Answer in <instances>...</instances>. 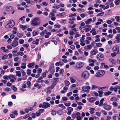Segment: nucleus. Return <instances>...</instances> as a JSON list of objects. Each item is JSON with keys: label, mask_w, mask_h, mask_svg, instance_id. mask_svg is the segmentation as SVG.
Wrapping results in <instances>:
<instances>
[{"label": "nucleus", "mask_w": 120, "mask_h": 120, "mask_svg": "<svg viewBox=\"0 0 120 120\" xmlns=\"http://www.w3.org/2000/svg\"><path fill=\"white\" fill-rule=\"evenodd\" d=\"M39 20V18H35L31 21V24L33 26H38L40 24V23Z\"/></svg>", "instance_id": "1"}, {"label": "nucleus", "mask_w": 120, "mask_h": 120, "mask_svg": "<svg viewBox=\"0 0 120 120\" xmlns=\"http://www.w3.org/2000/svg\"><path fill=\"white\" fill-rule=\"evenodd\" d=\"M14 21L11 20L9 21V22L5 26V27L7 28H9L12 27L15 25Z\"/></svg>", "instance_id": "2"}, {"label": "nucleus", "mask_w": 120, "mask_h": 120, "mask_svg": "<svg viewBox=\"0 0 120 120\" xmlns=\"http://www.w3.org/2000/svg\"><path fill=\"white\" fill-rule=\"evenodd\" d=\"M90 76V74L88 72L86 71H83L81 74V76L86 79H88Z\"/></svg>", "instance_id": "3"}, {"label": "nucleus", "mask_w": 120, "mask_h": 120, "mask_svg": "<svg viewBox=\"0 0 120 120\" xmlns=\"http://www.w3.org/2000/svg\"><path fill=\"white\" fill-rule=\"evenodd\" d=\"M112 50L113 52L119 54L120 53L119 47L117 45L114 46L112 48Z\"/></svg>", "instance_id": "4"}, {"label": "nucleus", "mask_w": 120, "mask_h": 120, "mask_svg": "<svg viewBox=\"0 0 120 120\" xmlns=\"http://www.w3.org/2000/svg\"><path fill=\"white\" fill-rule=\"evenodd\" d=\"M96 57L97 59L100 61L103 60L104 59L103 55L101 53H100L98 54Z\"/></svg>", "instance_id": "5"}, {"label": "nucleus", "mask_w": 120, "mask_h": 120, "mask_svg": "<svg viewBox=\"0 0 120 120\" xmlns=\"http://www.w3.org/2000/svg\"><path fill=\"white\" fill-rule=\"evenodd\" d=\"M84 65L83 63L80 62H79L76 63V67L77 68L80 69L83 67Z\"/></svg>", "instance_id": "6"}, {"label": "nucleus", "mask_w": 120, "mask_h": 120, "mask_svg": "<svg viewBox=\"0 0 120 120\" xmlns=\"http://www.w3.org/2000/svg\"><path fill=\"white\" fill-rule=\"evenodd\" d=\"M90 87L89 86H87L86 87L83 86L82 87V90H81V92L82 93H84L86 92V89L90 90Z\"/></svg>", "instance_id": "7"}, {"label": "nucleus", "mask_w": 120, "mask_h": 120, "mask_svg": "<svg viewBox=\"0 0 120 120\" xmlns=\"http://www.w3.org/2000/svg\"><path fill=\"white\" fill-rule=\"evenodd\" d=\"M43 103V108L45 109L47 108L50 106V105L49 103L46 102H44Z\"/></svg>", "instance_id": "8"}, {"label": "nucleus", "mask_w": 120, "mask_h": 120, "mask_svg": "<svg viewBox=\"0 0 120 120\" xmlns=\"http://www.w3.org/2000/svg\"><path fill=\"white\" fill-rule=\"evenodd\" d=\"M18 42L17 41L14 40L11 45L13 47H15L18 45Z\"/></svg>", "instance_id": "9"}, {"label": "nucleus", "mask_w": 120, "mask_h": 120, "mask_svg": "<svg viewBox=\"0 0 120 120\" xmlns=\"http://www.w3.org/2000/svg\"><path fill=\"white\" fill-rule=\"evenodd\" d=\"M52 89L49 87L44 90V91L46 92L47 94H49L51 92V90Z\"/></svg>", "instance_id": "10"}, {"label": "nucleus", "mask_w": 120, "mask_h": 120, "mask_svg": "<svg viewBox=\"0 0 120 120\" xmlns=\"http://www.w3.org/2000/svg\"><path fill=\"white\" fill-rule=\"evenodd\" d=\"M98 51L97 49H94L91 51L90 53L91 54L95 55L98 53Z\"/></svg>", "instance_id": "11"}, {"label": "nucleus", "mask_w": 120, "mask_h": 120, "mask_svg": "<svg viewBox=\"0 0 120 120\" xmlns=\"http://www.w3.org/2000/svg\"><path fill=\"white\" fill-rule=\"evenodd\" d=\"M103 108L104 109L107 110H109L111 109V106L108 105L104 106Z\"/></svg>", "instance_id": "12"}, {"label": "nucleus", "mask_w": 120, "mask_h": 120, "mask_svg": "<svg viewBox=\"0 0 120 120\" xmlns=\"http://www.w3.org/2000/svg\"><path fill=\"white\" fill-rule=\"evenodd\" d=\"M13 9V8L11 6L8 7L7 6L6 8V9L7 11H10L12 10Z\"/></svg>", "instance_id": "13"}, {"label": "nucleus", "mask_w": 120, "mask_h": 120, "mask_svg": "<svg viewBox=\"0 0 120 120\" xmlns=\"http://www.w3.org/2000/svg\"><path fill=\"white\" fill-rule=\"evenodd\" d=\"M92 46L91 45H89L86 46L84 47V48L85 50H87L88 49H90L92 48Z\"/></svg>", "instance_id": "14"}, {"label": "nucleus", "mask_w": 120, "mask_h": 120, "mask_svg": "<svg viewBox=\"0 0 120 120\" xmlns=\"http://www.w3.org/2000/svg\"><path fill=\"white\" fill-rule=\"evenodd\" d=\"M95 75L96 77H101L103 76L101 73L100 72V71H98L97 72L96 74Z\"/></svg>", "instance_id": "15"}, {"label": "nucleus", "mask_w": 120, "mask_h": 120, "mask_svg": "<svg viewBox=\"0 0 120 120\" xmlns=\"http://www.w3.org/2000/svg\"><path fill=\"white\" fill-rule=\"evenodd\" d=\"M47 31L46 30H45L41 32L40 34V35L42 37L44 36L45 34H47Z\"/></svg>", "instance_id": "16"}, {"label": "nucleus", "mask_w": 120, "mask_h": 120, "mask_svg": "<svg viewBox=\"0 0 120 120\" xmlns=\"http://www.w3.org/2000/svg\"><path fill=\"white\" fill-rule=\"evenodd\" d=\"M104 100V99L103 98H102L100 100V103L98 105V106L99 107L103 105V101Z\"/></svg>", "instance_id": "17"}, {"label": "nucleus", "mask_w": 120, "mask_h": 120, "mask_svg": "<svg viewBox=\"0 0 120 120\" xmlns=\"http://www.w3.org/2000/svg\"><path fill=\"white\" fill-rule=\"evenodd\" d=\"M109 60L110 62L112 63V64H113L114 65L115 64L116 61L114 59L110 58L109 59Z\"/></svg>", "instance_id": "18"}, {"label": "nucleus", "mask_w": 120, "mask_h": 120, "mask_svg": "<svg viewBox=\"0 0 120 120\" xmlns=\"http://www.w3.org/2000/svg\"><path fill=\"white\" fill-rule=\"evenodd\" d=\"M20 27L21 28H22V30H24L28 27V26L26 25L23 26L22 25H20Z\"/></svg>", "instance_id": "19"}, {"label": "nucleus", "mask_w": 120, "mask_h": 120, "mask_svg": "<svg viewBox=\"0 0 120 120\" xmlns=\"http://www.w3.org/2000/svg\"><path fill=\"white\" fill-rule=\"evenodd\" d=\"M92 21V19H90L87 20L85 22V23L87 24H90L91 22Z\"/></svg>", "instance_id": "20"}, {"label": "nucleus", "mask_w": 120, "mask_h": 120, "mask_svg": "<svg viewBox=\"0 0 120 120\" xmlns=\"http://www.w3.org/2000/svg\"><path fill=\"white\" fill-rule=\"evenodd\" d=\"M16 73V76L20 77L21 76V74L20 73V71H17L15 72Z\"/></svg>", "instance_id": "21"}, {"label": "nucleus", "mask_w": 120, "mask_h": 120, "mask_svg": "<svg viewBox=\"0 0 120 120\" xmlns=\"http://www.w3.org/2000/svg\"><path fill=\"white\" fill-rule=\"evenodd\" d=\"M95 110L94 108H90V112L91 114H93L94 113V112L93 111Z\"/></svg>", "instance_id": "22"}, {"label": "nucleus", "mask_w": 120, "mask_h": 120, "mask_svg": "<svg viewBox=\"0 0 120 120\" xmlns=\"http://www.w3.org/2000/svg\"><path fill=\"white\" fill-rule=\"evenodd\" d=\"M88 61L89 63L91 62L92 63H95L97 62L96 60H93V59L89 58L88 60Z\"/></svg>", "instance_id": "23"}, {"label": "nucleus", "mask_w": 120, "mask_h": 120, "mask_svg": "<svg viewBox=\"0 0 120 120\" xmlns=\"http://www.w3.org/2000/svg\"><path fill=\"white\" fill-rule=\"evenodd\" d=\"M120 17L119 16H116L115 17L116 19V21L118 22H120Z\"/></svg>", "instance_id": "24"}, {"label": "nucleus", "mask_w": 120, "mask_h": 120, "mask_svg": "<svg viewBox=\"0 0 120 120\" xmlns=\"http://www.w3.org/2000/svg\"><path fill=\"white\" fill-rule=\"evenodd\" d=\"M66 14V13L65 12H62L59 13V14L57 15V16L59 17L62 16H63Z\"/></svg>", "instance_id": "25"}, {"label": "nucleus", "mask_w": 120, "mask_h": 120, "mask_svg": "<svg viewBox=\"0 0 120 120\" xmlns=\"http://www.w3.org/2000/svg\"><path fill=\"white\" fill-rule=\"evenodd\" d=\"M95 100L94 98V97L91 98H89L88 99L89 101L91 102H92L94 101Z\"/></svg>", "instance_id": "26"}, {"label": "nucleus", "mask_w": 120, "mask_h": 120, "mask_svg": "<svg viewBox=\"0 0 120 120\" xmlns=\"http://www.w3.org/2000/svg\"><path fill=\"white\" fill-rule=\"evenodd\" d=\"M70 79L71 80V82L72 83H73L75 82V79H74L72 77H70Z\"/></svg>", "instance_id": "27"}, {"label": "nucleus", "mask_w": 120, "mask_h": 120, "mask_svg": "<svg viewBox=\"0 0 120 120\" xmlns=\"http://www.w3.org/2000/svg\"><path fill=\"white\" fill-rule=\"evenodd\" d=\"M112 92L108 91L107 92H104V94L105 96H106L110 94Z\"/></svg>", "instance_id": "28"}, {"label": "nucleus", "mask_w": 120, "mask_h": 120, "mask_svg": "<svg viewBox=\"0 0 120 120\" xmlns=\"http://www.w3.org/2000/svg\"><path fill=\"white\" fill-rule=\"evenodd\" d=\"M38 34V32L36 30L33 31V34L34 36H36Z\"/></svg>", "instance_id": "29"}, {"label": "nucleus", "mask_w": 120, "mask_h": 120, "mask_svg": "<svg viewBox=\"0 0 120 120\" xmlns=\"http://www.w3.org/2000/svg\"><path fill=\"white\" fill-rule=\"evenodd\" d=\"M65 85L66 86H68L70 84L68 80L64 82Z\"/></svg>", "instance_id": "30"}, {"label": "nucleus", "mask_w": 120, "mask_h": 120, "mask_svg": "<svg viewBox=\"0 0 120 120\" xmlns=\"http://www.w3.org/2000/svg\"><path fill=\"white\" fill-rule=\"evenodd\" d=\"M11 87H12V89L15 91H16L17 90V88L15 87L14 85H13Z\"/></svg>", "instance_id": "31"}, {"label": "nucleus", "mask_w": 120, "mask_h": 120, "mask_svg": "<svg viewBox=\"0 0 120 120\" xmlns=\"http://www.w3.org/2000/svg\"><path fill=\"white\" fill-rule=\"evenodd\" d=\"M3 78L4 79L6 80H8L9 78V76H8L7 75H4L3 77Z\"/></svg>", "instance_id": "32"}, {"label": "nucleus", "mask_w": 120, "mask_h": 120, "mask_svg": "<svg viewBox=\"0 0 120 120\" xmlns=\"http://www.w3.org/2000/svg\"><path fill=\"white\" fill-rule=\"evenodd\" d=\"M98 92L99 94V97H101L102 96V94L103 93V92L102 91H98Z\"/></svg>", "instance_id": "33"}, {"label": "nucleus", "mask_w": 120, "mask_h": 120, "mask_svg": "<svg viewBox=\"0 0 120 120\" xmlns=\"http://www.w3.org/2000/svg\"><path fill=\"white\" fill-rule=\"evenodd\" d=\"M56 84L55 83H53L49 87L51 88L52 89H53L54 87L56 85Z\"/></svg>", "instance_id": "34"}, {"label": "nucleus", "mask_w": 120, "mask_h": 120, "mask_svg": "<svg viewBox=\"0 0 120 120\" xmlns=\"http://www.w3.org/2000/svg\"><path fill=\"white\" fill-rule=\"evenodd\" d=\"M34 64V63H30L28 65V67L29 68H30L33 66Z\"/></svg>", "instance_id": "35"}, {"label": "nucleus", "mask_w": 120, "mask_h": 120, "mask_svg": "<svg viewBox=\"0 0 120 120\" xmlns=\"http://www.w3.org/2000/svg\"><path fill=\"white\" fill-rule=\"evenodd\" d=\"M17 35L20 38L22 37L23 34H21L19 33H18L17 34Z\"/></svg>", "instance_id": "36"}, {"label": "nucleus", "mask_w": 120, "mask_h": 120, "mask_svg": "<svg viewBox=\"0 0 120 120\" xmlns=\"http://www.w3.org/2000/svg\"><path fill=\"white\" fill-rule=\"evenodd\" d=\"M8 57L7 55L6 54L4 55L2 57V59L3 60H4L7 58Z\"/></svg>", "instance_id": "37"}, {"label": "nucleus", "mask_w": 120, "mask_h": 120, "mask_svg": "<svg viewBox=\"0 0 120 120\" xmlns=\"http://www.w3.org/2000/svg\"><path fill=\"white\" fill-rule=\"evenodd\" d=\"M54 67V64H51L49 66V70L50 71Z\"/></svg>", "instance_id": "38"}, {"label": "nucleus", "mask_w": 120, "mask_h": 120, "mask_svg": "<svg viewBox=\"0 0 120 120\" xmlns=\"http://www.w3.org/2000/svg\"><path fill=\"white\" fill-rule=\"evenodd\" d=\"M19 42L21 44H22L24 43V41L22 39H20L19 40Z\"/></svg>", "instance_id": "39"}, {"label": "nucleus", "mask_w": 120, "mask_h": 120, "mask_svg": "<svg viewBox=\"0 0 120 120\" xmlns=\"http://www.w3.org/2000/svg\"><path fill=\"white\" fill-rule=\"evenodd\" d=\"M110 100L112 101H116V98L115 97H113L111 98Z\"/></svg>", "instance_id": "40"}, {"label": "nucleus", "mask_w": 120, "mask_h": 120, "mask_svg": "<svg viewBox=\"0 0 120 120\" xmlns=\"http://www.w3.org/2000/svg\"><path fill=\"white\" fill-rule=\"evenodd\" d=\"M17 54L22 56L24 55V53L23 52H17Z\"/></svg>", "instance_id": "41"}, {"label": "nucleus", "mask_w": 120, "mask_h": 120, "mask_svg": "<svg viewBox=\"0 0 120 120\" xmlns=\"http://www.w3.org/2000/svg\"><path fill=\"white\" fill-rule=\"evenodd\" d=\"M59 7V5H54L52 7L53 8L58 9V8Z\"/></svg>", "instance_id": "42"}, {"label": "nucleus", "mask_w": 120, "mask_h": 120, "mask_svg": "<svg viewBox=\"0 0 120 120\" xmlns=\"http://www.w3.org/2000/svg\"><path fill=\"white\" fill-rule=\"evenodd\" d=\"M31 72V70L30 69H28L27 71V74L28 75H30Z\"/></svg>", "instance_id": "43"}, {"label": "nucleus", "mask_w": 120, "mask_h": 120, "mask_svg": "<svg viewBox=\"0 0 120 120\" xmlns=\"http://www.w3.org/2000/svg\"><path fill=\"white\" fill-rule=\"evenodd\" d=\"M113 36V35L111 34H110L107 36V37L108 38H112Z\"/></svg>", "instance_id": "44"}, {"label": "nucleus", "mask_w": 120, "mask_h": 120, "mask_svg": "<svg viewBox=\"0 0 120 120\" xmlns=\"http://www.w3.org/2000/svg\"><path fill=\"white\" fill-rule=\"evenodd\" d=\"M120 0H115L114 2L115 4L116 5H119V3L118 1Z\"/></svg>", "instance_id": "45"}, {"label": "nucleus", "mask_w": 120, "mask_h": 120, "mask_svg": "<svg viewBox=\"0 0 120 120\" xmlns=\"http://www.w3.org/2000/svg\"><path fill=\"white\" fill-rule=\"evenodd\" d=\"M5 47H1V49L3 50V51L4 52H6L8 51V50L5 49Z\"/></svg>", "instance_id": "46"}, {"label": "nucleus", "mask_w": 120, "mask_h": 120, "mask_svg": "<svg viewBox=\"0 0 120 120\" xmlns=\"http://www.w3.org/2000/svg\"><path fill=\"white\" fill-rule=\"evenodd\" d=\"M96 46L98 47H101L102 45V44L100 43H97L96 44Z\"/></svg>", "instance_id": "47"}, {"label": "nucleus", "mask_w": 120, "mask_h": 120, "mask_svg": "<svg viewBox=\"0 0 120 120\" xmlns=\"http://www.w3.org/2000/svg\"><path fill=\"white\" fill-rule=\"evenodd\" d=\"M76 116V115L75 113L72 114L71 115V116L73 119H75V118Z\"/></svg>", "instance_id": "48"}, {"label": "nucleus", "mask_w": 120, "mask_h": 120, "mask_svg": "<svg viewBox=\"0 0 120 120\" xmlns=\"http://www.w3.org/2000/svg\"><path fill=\"white\" fill-rule=\"evenodd\" d=\"M104 12H102L99 13L97 15V16H102L104 14Z\"/></svg>", "instance_id": "49"}, {"label": "nucleus", "mask_w": 120, "mask_h": 120, "mask_svg": "<svg viewBox=\"0 0 120 120\" xmlns=\"http://www.w3.org/2000/svg\"><path fill=\"white\" fill-rule=\"evenodd\" d=\"M15 77V76L14 75H10L9 76V79H13Z\"/></svg>", "instance_id": "50"}, {"label": "nucleus", "mask_w": 120, "mask_h": 120, "mask_svg": "<svg viewBox=\"0 0 120 120\" xmlns=\"http://www.w3.org/2000/svg\"><path fill=\"white\" fill-rule=\"evenodd\" d=\"M10 88L8 87H6L4 89V90L5 91L8 92L10 91Z\"/></svg>", "instance_id": "51"}, {"label": "nucleus", "mask_w": 120, "mask_h": 120, "mask_svg": "<svg viewBox=\"0 0 120 120\" xmlns=\"http://www.w3.org/2000/svg\"><path fill=\"white\" fill-rule=\"evenodd\" d=\"M90 7H89L88 8V10H90L93 9V8L92 7H93V6L91 5H90L89 6Z\"/></svg>", "instance_id": "52"}, {"label": "nucleus", "mask_w": 120, "mask_h": 120, "mask_svg": "<svg viewBox=\"0 0 120 120\" xmlns=\"http://www.w3.org/2000/svg\"><path fill=\"white\" fill-rule=\"evenodd\" d=\"M60 26L59 25H54V28H59Z\"/></svg>", "instance_id": "53"}, {"label": "nucleus", "mask_w": 120, "mask_h": 120, "mask_svg": "<svg viewBox=\"0 0 120 120\" xmlns=\"http://www.w3.org/2000/svg\"><path fill=\"white\" fill-rule=\"evenodd\" d=\"M76 119L77 120H81L82 118L80 116H77Z\"/></svg>", "instance_id": "54"}, {"label": "nucleus", "mask_w": 120, "mask_h": 120, "mask_svg": "<svg viewBox=\"0 0 120 120\" xmlns=\"http://www.w3.org/2000/svg\"><path fill=\"white\" fill-rule=\"evenodd\" d=\"M112 104L115 107H116L117 105V103L116 102H113Z\"/></svg>", "instance_id": "55"}, {"label": "nucleus", "mask_w": 120, "mask_h": 120, "mask_svg": "<svg viewBox=\"0 0 120 120\" xmlns=\"http://www.w3.org/2000/svg\"><path fill=\"white\" fill-rule=\"evenodd\" d=\"M93 13L94 11H89L87 12V13L89 15L93 14Z\"/></svg>", "instance_id": "56"}, {"label": "nucleus", "mask_w": 120, "mask_h": 120, "mask_svg": "<svg viewBox=\"0 0 120 120\" xmlns=\"http://www.w3.org/2000/svg\"><path fill=\"white\" fill-rule=\"evenodd\" d=\"M100 73H101L102 75L103 76L105 74V72L104 70H101L100 71Z\"/></svg>", "instance_id": "57"}, {"label": "nucleus", "mask_w": 120, "mask_h": 120, "mask_svg": "<svg viewBox=\"0 0 120 120\" xmlns=\"http://www.w3.org/2000/svg\"><path fill=\"white\" fill-rule=\"evenodd\" d=\"M115 38L116 39V40H117L119 42H120V39L119 38V37L117 36L115 37Z\"/></svg>", "instance_id": "58"}, {"label": "nucleus", "mask_w": 120, "mask_h": 120, "mask_svg": "<svg viewBox=\"0 0 120 120\" xmlns=\"http://www.w3.org/2000/svg\"><path fill=\"white\" fill-rule=\"evenodd\" d=\"M99 68V67L98 66H96L94 67V70L96 71L98 70Z\"/></svg>", "instance_id": "59"}, {"label": "nucleus", "mask_w": 120, "mask_h": 120, "mask_svg": "<svg viewBox=\"0 0 120 120\" xmlns=\"http://www.w3.org/2000/svg\"><path fill=\"white\" fill-rule=\"evenodd\" d=\"M12 113L16 116L18 114L17 111L16 110H15L14 112H13Z\"/></svg>", "instance_id": "60"}, {"label": "nucleus", "mask_w": 120, "mask_h": 120, "mask_svg": "<svg viewBox=\"0 0 120 120\" xmlns=\"http://www.w3.org/2000/svg\"><path fill=\"white\" fill-rule=\"evenodd\" d=\"M41 113L38 111L36 113V115L37 116H40V115Z\"/></svg>", "instance_id": "61"}, {"label": "nucleus", "mask_w": 120, "mask_h": 120, "mask_svg": "<svg viewBox=\"0 0 120 120\" xmlns=\"http://www.w3.org/2000/svg\"><path fill=\"white\" fill-rule=\"evenodd\" d=\"M115 29L117 30V32L118 33H120V27H116L115 28Z\"/></svg>", "instance_id": "62"}, {"label": "nucleus", "mask_w": 120, "mask_h": 120, "mask_svg": "<svg viewBox=\"0 0 120 120\" xmlns=\"http://www.w3.org/2000/svg\"><path fill=\"white\" fill-rule=\"evenodd\" d=\"M62 100L63 101H66L68 100V99L66 97H64L62 98Z\"/></svg>", "instance_id": "63"}, {"label": "nucleus", "mask_w": 120, "mask_h": 120, "mask_svg": "<svg viewBox=\"0 0 120 120\" xmlns=\"http://www.w3.org/2000/svg\"><path fill=\"white\" fill-rule=\"evenodd\" d=\"M90 29V28H86L85 29L86 32H87L89 31Z\"/></svg>", "instance_id": "64"}]
</instances>
